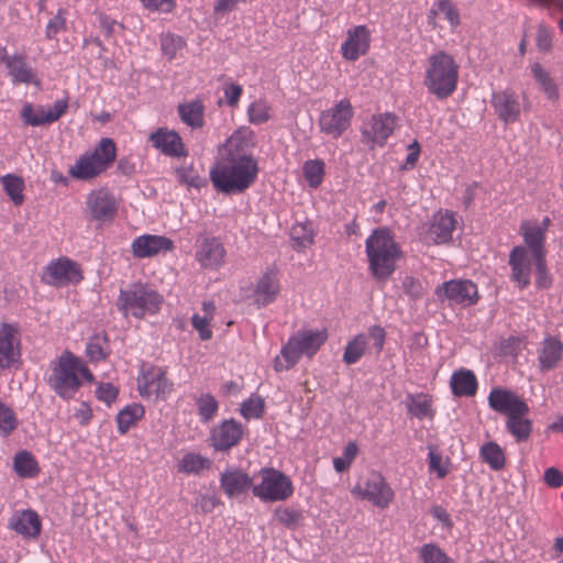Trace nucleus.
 I'll return each instance as SVG.
<instances>
[{
    "instance_id": "obj_64",
    "label": "nucleus",
    "mask_w": 563,
    "mask_h": 563,
    "mask_svg": "<svg viewBox=\"0 0 563 563\" xmlns=\"http://www.w3.org/2000/svg\"><path fill=\"white\" fill-rule=\"evenodd\" d=\"M66 19L64 16V11L58 10L57 14L49 20L46 25V35L47 37H54L58 32L65 29Z\"/></svg>"
},
{
    "instance_id": "obj_41",
    "label": "nucleus",
    "mask_w": 563,
    "mask_h": 563,
    "mask_svg": "<svg viewBox=\"0 0 563 563\" xmlns=\"http://www.w3.org/2000/svg\"><path fill=\"white\" fill-rule=\"evenodd\" d=\"M481 457L494 471H499L505 467L506 459L505 453L500 445L494 441L486 442L479 450Z\"/></svg>"
},
{
    "instance_id": "obj_30",
    "label": "nucleus",
    "mask_w": 563,
    "mask_h": 563,
    "mask_svg": "<svg viewBox=\"0 0 563 563\" xmlns=\"http://www.w3.org/2000/svg\"><path fill=\"white\" fill-rule=\"evenodd\" d=\"M150 141L165 155L179 157L186 154L181 137L174 131L158 129L150 135Z\"/></svg>"
},
{
    "instance_id": "obj_39",
    "label": "nucleus",
    "mask_w": 563,
    "mask_h": 563,
    "mask_svg": "<svg viewBox=\"0 0 563 563\" xmlns=\"http://www.w3.org/2000/svg\"><path fill=\"white\" fill-rule=\"evenodd\" d=\"M406 406L409 413L420 420L426 418L432 419L434 416L432 399L428 395H409L406 399Z\"/></svg>"
},
{
    "instance_id": "obj_52",
    "label": "nucleus",
    "mask_w": 563,
    "mask_h": 563,
    "mask_svg": "<svg viewBox=\"0 0 563 563\" xmlns=\"http://www.w3.org/2000/svg\"><path fill=\"white\" fill-rule=\"evenodd\" d=\"M290 234L299 247H308L313 242V232L309 223H296L292 225Z\"/></svg>"
},
{
    "instance_id": "obj_42",
    "label": "nucleus",
    "mask_w": 563,
    "mask_h": 563,
    "mask_svg": "<svg viewBox=\"0 0 563 563\" xmlns=\"http://www.w3.org/2000/svg\"><path fill=\"white\" fill-rule=\"evenodd\" d=\"M13 468L23 478H32L38 473L37 462L27 451H21L14 455Z\"/></svg>"
},
{
    "instance_id": "obj_37",
    "label": "nucleus",
    "mask_w": 563,
    "mask_h": 563,
    "mask_svg": "<svg viewBox=\"0 0 563 563\" xmlns=\"http://www.w3.org/2000/svg\"><path fill=\"white\" fill-rule=\"evenodd\" d=\"M178 113L181 121L192 129L203 125L205 106L199 99L179 104Z\"/></svg>"
},
{
    "instance_id": "obj_8",
    "label": "nucleus",
    "mask_w": 563,
    "mask_h": 563,
    "mask_svg": "<svg viewBox=\"0 0 563 563\" xmlns=\"http://www.w3.org/2000/svg\"><path fill=\"white\" fill-rule=\"evenodd\" d=\"M260 482L253 487V495L263 503L284 501L294 493L291 479L283 472L265 467L258 472Z\"/></svg>"
},
{
    "instance_id": "obj_19",
    "label": "nucleus",
    "mask_w": 563,
    "mask_h": 563,
    "mask_svg": "<svg viewBox=\"0 0 563 563\" xmlns=\"http://www.w3.org/2000/svg\"><path fill=\"white\" fill-rule=\"evenodd\" d=\"M280 292L278 272L275 267L267 268L256 280L253 289V300L257 308L274 302Z\"/></svg>"
},
{
    "instance_id": "obj_6",
    "label": "nucleus",
    "mask_w": 563,
    "mask_h": 563,
    "mask_svg": "<svg viewBox=\"0 0 563 563\" xmlns=\"http://www.w3.org/2000/svg\"><path fill=\"white\" fill-rule=\"evenodd\" d=\"M163 305V297L152 287L134 283L120 289L115 306L124 318L142 319L156 314Z\"/></svg>"
},
{
    "instance_id": "obj_33",
    "label": "nucleus",
    "mask_w": 563,
    "mask_h": 563,
    "mask_svg": "<svg viewBox=\"0 0 563 563\" xmlns=\"http://www.w3.org/2000/svg\"><path fill=\"white\" fill-rule=\"evenodd\" d=\"M13 84L40 85L35 70L21 55H12L5 66Z\"/></svg>"
},
{
    "instance_id": "obj_48",
    "label": "nucleus",
    "mask_w": 563,
    "mask_h": 563,
    "mask_svg": "<svg viewBox=\"0 0 563 563\" xmlns=\"http://www.w3.org/2000/svg\"><path fill=\"white\" fill-rule=\"evenodd\" d=\"M324 164L322 161H307L303 165V176L310 187L317 188L323 179Z\"/></svg>"
},
{
    "instance_id": "obj_2",
    "label": "nucleus",
    "mask_w": 563,
    "mask_h": 563,
    "mask_svg": "<svg viewBox=\"0 0 563 563\" xmlns=\"http://www.w3.org/2000/svg\"><path fill=\"white\" fill-rule=\"evenodd\" d=\"M365 253L371 274L378 280H386L396 269L401 250L387 228L372 231L365 241Z\"/></svg>"
},
{
    "instance_id": "obj_14",
    "label": "nucleus",
    "mask_w": 563,
    "mask_h": 563,
    "mask_svg": "<svg viewBox=\"0 0 563 563\" xmlns=\"http://www.w3.org/2000/svg\"><path fill=\"white\" fill-rule=\"evenodd\" d=\"M86 209L91 220L104 223L114 219L118 200L107 188L91 190L86 198Z\"/></svg>"
},
{
    "instance_id": "obj_46",
    "label": "nucleus",
    "mask_w": 563,
    "mask_h": 563,
    "mask_svg": "<svg viewBox=\"0 0 563 563\" xmlns=\"http://www.w3.org/2000/svg\"><path fill=\"white\" fill-rule=\"evenodd\" d=\"M247 118L252 124L266 123L272 118V108L266 100H255L247 108Z\"/></svg>"
},
{
    "instance_id": "obj_27",
    "label": "nucleus",
    "mask_w": 563,
    "mask_h": 563,
    "mask_svg": "<svg viewBox=\"0 0 563 563\" xmlns=\"http://www.w3.org/2000/svg\"><path fill=\"white\" fill-rule=\"evenodd\" d=\"M20 356L18 330L8 323L0 327V369L11 367Z\"/></svg>"
},
{
    "instance_id": "obj_51",
    "label": "nucleus",
    "mask_w": 563,
    "mask_h": 563,
    "mask_svg": "<svg viewBox=\"0 0 563 563\" xmlns=\"http://www.w3.org/2000/svg\"><path fill=\"white\" fill-rule=\"evenodd\" d=\"M423 563H454L438 545L433 543L423 544L419 551Z\"/></svg>"
},
{
    "instance_id": "obj_63",
    "label": "nucleus",
    "mask_w": 563,
    "mask_h": 563,
    "mask_svg": "<svg viewBox=\"0 0 563 563\" xmlns=\"http://www.w3.org/2000/svg\"><path fill=\"white\" fill-rule=\"evenodd\" d=\"M429 470L435 472L440 478L448 474V468L442 465V456L433 448H429Z\"/></svg>"
},
{
    "instance_id": "obj_1",
    "label": "nucleus",
    "mask_w": 563,
    "mask_h": 563,
    "mask_svg": "<svg viewBox=\"0 0 563 563\" xmlns=\"http://www.w3.org/2000/svg\"><path fill=\"white\" fill-rule=\"evenodd\" d=\"M257 174V161L252 155L221 156L210 170V179L220 192L241 194L255 183Z\"/></svg>"
},
{
    "instance_id": "obj_23",
    "label": "nucleus",
    "mask_w": 563,
    "mask_h": 563,
    "mask_svg": "<svg viewBox=\"0 0 563 563\" xmlns=\"http://www.w3.org/2000/svg\"><path fill=\"white\" fill-rule=\"evenodd\" d=\"M8 527L23 539L34 540L41 534L42 523L36 511L25 509L13 512Z\"/></svg>"
},
{
    "instance_id": "obj_54",
    "label": "nucleus",
    "mask_w": 563,
    "mask_h": 563,
    "mask_svg": "<svg viewBox=\"0 0 563 563\" xmlns=\"http://www.w3.org/2000/svg\"><path fill=\"white\" fill-rule=\"evenodd\" d=\"M433 13L445 19L452 27H456L460 23V14L455 5L449 0H440Z\"/></svg>"
},
{
    "instance_id": "obj_59",
    "label": "nucleus",
    "mask_w": 563,
    "mask_h": 563,
    "mask_svg": "<svg viewBox=\"0 0 563 563\" xmlns=\"http://www.w3.org/2000/svg\"><path fill=\"white\" fill-rule=\"evenodd\" d=\"M367 340H372L373 347L375 349L376 353L379 354L385 345L386 341V331L380 325H371L367 330Z\"/></svg>"
},
{
    "instance_id": "obj_16",
    "label": "nucleus",
    "mask_w": 563,
    "mask_h": 563,
    "mask_svg": "<svg viewBox=\"0 0 563 563\" xmlns=\"http://www.w3.org/2000/svg\"><path fill=\"white\" fill-rule=\"evenodd\" d=\"M396 122L397 118L391 113L372 115L362 128L363 142L371 146H383L394 132Z\"/></svg>"
},
{
    "instance_id": "obj_22",
    "label": "nucleus",
    "mask_w": 563,
    "mask_h": 563,
    "mask_svg": "<svg viewBox=\"0 0 563 563\" xmlns=\"http://www.w3.org/2000/svg\"><path fill=\"white\" fill-rule=\"evenodd\" d=\"M371 34L365 25H357L347 31L345 41L341 45L344 59L354 62L365 55L369 48Z\"/></svg>"
},
{
    "instance_id": "obj_44",
    "label": "nucleus",
    "mask_w": 563,
    "mask_h": 563,
    "mask_svg": "<svg viewBox=\"0 0 563 563\" xmlns=\"http://www.w3.org/2000/svg\"><path fill=\"white\" fill-rule=\"evenodd\" d=\"M0 183L3 186L5 194L10 197L15 206L22 205L24 201L23 189L24 181L21 177L7 174L0 178Z\"/></svg>"
},
{
    "instance_id": "obj_15",
    "label": "nucleus",
    "mask_w": 563,
    "mask_h": 563,
    "mask_svg": "<svg viewBox=\"0 0 563 563\" xmlns=\"http://www.w3.org/2000/svg\"><path fill=\"white\" fill-rule=\"evenodd\" d=\"M68 109L67 99H58L51 108L34 106L31 102L23 103L20 118L25 125L40 126L56 122Z\"/></svg>"
},
{
    "instance_id": "obj_3",
    "label": "nucleus",
    "mask_w": 563,
    "mask_h": 563,
    "mask_svg": "<svg viewBox=\"0 0 563 563\" xmlns=\"http://www.w3.org/2000/svg\"><path fill=\"white\" fill-rule=\"evenodd\" d=\"M459 64L445 51H437L428 56L424 66L423 85L437 99L449 98L457 88Z\"/></svg>"
},
{
    "instance_id": "obj_12",
    "label": "nucleus",
    "mask_w": 563,
    "mask_h": 563,
    "mask_svg": "<svg viewBox=\"0 0 563 563\" xmlns=\"http://www.w3.org/2000/svg\"><path fill=\"white\" fill-rule=\"evenodd\" d=\"M225 249L216 236L200 235L195 243V260L201 268L217 271L224 264Z\"/></svg>"
},
{
    "instance_id": "obj_32",
    "label": "nucleus",
    "mask_w": 563,
    "mask_h": 563,
    "mask_svg": "<svg viewBox=\"0 0 563 563\" xmlns=\"http://www.w3.org/2000/svg\"><path fill=\"white\" fill-rule=\"evenodd\" d=\"M563 353V343L555 336H547L538 349L539 366L542 371L555 368Z\"/></svg>"
},
{
    "instance_id": "obj_4",
    "label": "nucleus",
    "mask_w": 563,
    "mask_h": 563,
    "mask_svg": "<svg viewBox=\"0 0 563 563\" xmlns=\"http://www.w3.org/2000/svg\"><path fill=\"white\" fill-rule=\"evenodd\" d=\"M80 376L88 383L93 380V375L86 363L65 351L52 366L47 383L60 398L71 399L81 386Z\"/></svg>"
},
{
    "instance_id": "obj_18",
    "label": "nucleus",
    "mask_w": 563,
    "mask_h": 563,
    "mask_svg": "<svg viewBox=\"0 0 563 563\" xmlns=\"http://www.w3.org/2000/svg\"><path fill=\"white\" fill-rule=\"evenodd\" d=\"M487 401L492 410L506 416V418L512 413H529L528 404L515 391L507 388L494 387L487 397Z\"/></svg>"
},
{
    "instance_id": "obj_61",
    "label": "nucleus",
    "mask_w": 563,
    "mask_h": 563,
    "mask_svg": "<svg viewBox=\"0 0 563 563\" xmlns=\"http://www.w3.org/2000/svg\"><path fill=\"white\" fill-rule=\"evenodd\" d=\"M246 2L247 0H216L213 3V14L217 18H223L232 12L238 4Z\"/></svg>"
},
{
    "instance_id": "obj_57",
    "label": "nucleus",
    "mask_w": 563,
    "mask_h": 563,
    "mask_svg": "<svg viewBox=\"0 0 563 563\" xmlns=\"http://www.w3.org/2000/svg\"><path fill=\"white\" fill-rule=\"evenodd\" d=\"M300 514L287 507H279L274 511V518L282 525L286 527H294L298 523L300 519Z\"/></svg>"
},
{
    "instance_id": "obj_43",
    "label": "nucleus",
    "mask_w": 563,
    "mask_h": 563,
    "mask_svg": "<svg viewBox=\"0 0 563 563\" xmlns=\"http://www.w3.org/2000/svg\"><path fill=\"white\" fill-rule=\"evenodd\" d=\"M367 349V336L365 333L356 334L351 341L347 342L344 353L343 361L347 365L357 363L365 354Z\"/></svg>"
},
{
    "instance_id": "obj_10",
    "label": "nucleus",
    "mask_w": 563,
    "mask_h": 563,
    "mask_svg": "<svg viewBox=\"0 0 563 563\" xmlns=\"http://www.w3.org/2000/svg\"><path fill=\"white\" fill-rule=\"evenodd\" d=\"M352 118L353 108L350 100L341 99L333 107L321 112L319 118L320 131L338 139L350 128Z\"/></svg>"
},
{
    "instance_id": "obj_45",
    "label": "nucleus",
    "mask_w": 563,
    "mask_h": 563,
    "mask_svg": "<svg viewBox=\"0 0 563 563\" xmlns=\"http://www.w3.org/2000/svg\"><path fill=\"white\" fill-rule=\"evenodd\" d=\"M19 419L15 411L0 400V438H8L18 428Z\"/></svg>"
},
{
    "instance_id": "obj_55",
    "label": "nucleus",
    "mask_w": 563,
    "mask_h": 563,
    "mask_svg": "<svg viewBox=\"0 0 563 563\" xmlns=\"http://www.w3.org/2000/svg\"><path fill=\"white\" fill-rule=\"evenodd\" d=\"M554 30L544 23H540L536 33V45L539 51L548 53L553 46Z\"/></svg>"
},
{
    "instance_id": "obj_34",
    "label": "nucleus",
    "mask_w": 563,
    "mask_h": 563,
    "mask_svg": "<svg viewBox=\"0 0 563 563\" xmlns=\"http://www.w3.org/2000/svg\"><path fill=\"white\" fill-rule=\"evenodd\" d=\"M253 145V133L249 129L236 130L220 147L222 156L247 155Z\"/></svg>"
},
{
    "instance_id": "obj_11",
    "label": "nucleus",
    "mask_w": 563,
    "mask_h": 563,
    "mask_svg": "<svg viewBox=\"0 0 563 563\" xmlns=\"http://www.w3.org/2000/svg\"><path fill=\"white\" fill-rule=\"evenodd\" d=\"M352 494L379 508H387L394 499V490L378 473H372L352 489Z\"/></svg>"
},
{
    "instance_id": "obj_62",
    "label": "nucleus",
    "mask_w": 563,
    "mask_h": 563,
    "mask_svg": "<svg viewBox=\"0 0 563 563\" xmlns=\"http://www.w3.org/2000/svg\"><path fill=\"white\" fill-rule=\"evenodd\" d=\"M86 353L91 362H98L106 358V353L100 342V338L96 336L87 343Z\"/></svg>"
},
{
    "instance_id": "obj_5",
    "label": "nucleus",
    "mask_w": 563,
    "mask_h": 563,
    "mask_svg": "<svg viewBox=\"0 0 563 563\" xmlns=\"http://www.w3.org/2000/svg\"><path fill=\"white\" fill-rule=\"evenodd\" d=\"M325 329H302L291 335L282 347L280 354L274 360L276 372L288 371L294 367L302 356L312 357L327 341Z\"/></svg>"
},
{
    "instance_id": "obj_35",
    "label": "nucleus",
    "mask_w": 563,
    "mask_h": 563,
    "mask_svg": "<svg viewBox=\"0 0 563 563\" xmlns=\"http://www.w3.org/2000/svg\"><path fill=\"white\" fill-rule=\"evenodd\" d=\"M452 394L456 397H471L477 391V379L470 369L455 371L450 379Z\"/></svg>"
},
{
    "instance_id": "obj_25",
    "label": "nucleus",
    "mask_w": 563,
    "mask_h": 563,
    "mask_svg": "<svg viewBox=\"0 0 563 563\" xmlns=\"http://www.w3.org/2000/svg\"><path fill=\"white\" fill-rule=\"evenodd\" d=\"M490 102L497 117L505 124L512 123L518 120L521 107L515 91L506 89L493 92Z\"/></svg>"
},
{
    "instance_id": "obj_13",
    "label": "nucleus",
    "mask_w": 563,
    "mask_h": 563,
    "mask_svg": "<svg viewBox=\"0 0 563 563\" xmlns=\"http://www.w3.org/2000/svg\"><path fill=\"white\" fill-rule=\"evenodd\" d=\"M435 295L442 301L464 307L475 305L478 300L477 286L468 279L444 282L435 289Z\"/></svg>"
},
{
    "instance_id": "obj_21",
    "label": "nucleus",
    "mask_w": 563,
    "mask_h": 563,
    "mask_svg": "<svg viewBox=\"0 0 563 563\" xmlns=\"http://www.w3.org/2000/svg\"><path fill=\"white\" fill-rule=\"evenodd\" d=\"M173 387L174 384L159 367L151 368L139 378V390L142 396L166 398L173 391Z\"/></svg>"
},
{
    "instance_id": "obj_9",
    "label": "nucleus",
    "mask_w": 563,
    "mask_h": 563,
    "mask_svg": "<svg viewBox=\"0 0 563 563\" xmlns=\"http://www.w3.org/2000/svg\"><path fill=\"white\" fill-rule=\"evenodd\" d=\"M82 278L80 265L65 256L51 261L43 268L41 276L44 284L56 288L76 285Z\"/></svg>"
},
{
    "instance_id": "obj_17",
    "label": "nucleus",
    "mask_w": 563,
    "mask_h": 563,
    "mask_svg": "<svg viewBox=\"0 0 563 563\" xmlns=\"http://www.w3.org/2000/svg\"><path fill=\"white\" fill-rule=\"evenodd\" d=\"M550 222L549 218H544L541 222L525 220L519 227V233L523 239L527 251L529 250L533 260H538L540 263L542 257H545L544 241Z\"/></svg>"
},
{
    "instance_id": "obj_47",
    "label": "nucleus",
    "mask_w": 563,
    "mask_h": 563,
    "mask_svg": "<svg viewBox=\"0 0 563 563\" xmlns=\"http://www.w3.org/2000/svg\"><path fill=\"white\" fill-rule=\"evenodd\" d=\"M184 47L185 41L178 35L168 33L161 37V49L168 60L176 59Z\"/></svg>"
},
{
    "instance_id": "obj_26",
    "label": "nucleus",
    "mask_w": 563,
    "mask_h": 563,
    "mask_svg": "<svg viewBox=\"0 0 563 563\" xmlns=\"http://www.w3.org/2000/svg\"><path fill=\"white\" fill-rule=\"evenodd\" d=\"M243 434V428L234 419L224 420L211 431V445L217 451H227L236 445Z\"/></svg>"
},
{
    "instance_id": "obj_53",
    "label": "nucleus",
    "mask_w": 563,
    "mask_h": 563,
    "mask_svg": "<svg viewBox=\"0 0 563 563\" xmlns=\"http://www.w3.org/2000/svg\"><path fill=\"white\" fill-rule=\"evenodd\" d=\"M241 415L250 419H258L264 413V400L260 396H253L246 399L241 405Z\"/></svg>"
},
{
    "instance_id": "obj_49",
    "label": "nucleus",
    "mask_w": 563,
    "mask_h": 563,
    "mask_svg": "<svg viewBox=\"0 0 563 563\" xmlns=\"http://www.w3.org/2000/svg\"><path fill=\"white\" fill-rule=\"evenodd\" d=\"M197 407L201 421L208 422L218 412L219 405L212 395L202 394L197 398Z\"/></svg>"
},
{
    "instance_id": "obj_58",
    "label": "nucleus",
    "mask_w": 563,
    "mask_h": 563,
    "mask_svg": "<svg viewBox=\"0 0 563 563\" xmlns=\"http://www.w3.org/2000/svg\"><path fill=\"white\" fill-rule=\"evenodd\" d=\"M212 319L195 313L191 317V324L198 332L199 338L207 341L212 338V330L210 329V322Z\"/></svg>"
},
{
    "instance_id": "obj_50",
    "label": "nucleus",
    "mask_w": 563,
    "mask_h": 563,
    "mask_svg": "<svg viewBox=\"0 0 563 563\" xmlns=\"http://www.w3.org/2000/svg\"><path fill=\"white\" fill-rule=\"evenodd\" d=\"M176 178L180 184H184L188 187H194L199 189L205 186L206 179L202 178L197 170H195L191 166H181L175 170Z\"/></svg>"
},
{
    "instance_id": "obj_40",
    "label": "nucleus",
    "mask_w": 563,
    "mask_h": 563,
    "mask_svg": "<svg viewBox=\"0 0 563 563\" xmlns=\"http://www.w3.org/2000/svg\"><path fill=\"white\" fill-rule=\"evenodd\" d=\"M211 464L208 457L199 453L188 452L178 461L177 468L180 473L198 475L202 471L209 470Z\"/></svg>"
},
{
    "instance_id": "obj_36",
    "label": "nucleus",
    "mask_w": 563,
    "mask_h": 563,
    "mask_svg": "<svg viewBox=\"0 0 563 563\" xmlns=\"http://www.w3.org/2000/svg\"><path fill=\"white\" fill-rule=\"evenodd\" d=\"M527 415L528 413H512L506 418V430L517 442L527 441L532 432V420H530Z\"/></svg>"
},
{
    "instance_id": "obj_20",
    "label": "nucleus",
    "mask_w": 563,
    "mask_h": 563,
    "mask_svg": "<svg viewBox=\"0 0 563 563\" xmlns=\"http://www.w3.org/2000/svg\"><path fill=\"white\" fill-rule=\"evenodd\" d=\"M253 478L244 471L231 467L221 473L220 486L229 498H241L253 493Z\"/></svg>"
},
{
    "instance_id": "obj_60",
    "label": "nucleus",
    "mask_w": 563,
    "mask_h": 563,
    "mask_svg": "<svg viewBox=\"0 0 563 563\" xmlns=\"http://www.w3.org/2000/svg\"><path fill=\"white\" fill-rule=\"evenodd\" d=\"M118 393V388L111 383H100L96 389V397L100 401L111 405L117 399Z\"/></svg>"
},
{
    "instance_id": "obj_31",
    "label": "nucleus",
    "mask_w": 563,
    "mask_h": 563,
    "mask_svg": "<svg viewBox=\"0 0 563 563\" xmlns=\"http://www.w3.org/2000/svg\"><path fill=\"white\" fill-rule=\"evenodd\" d=\"M530 74L537 84L539 90L551 102H558L560 99V87L555 78L539 62L530 65Z\"/></svg>"
},
{
    "instance_id": "obj_56",
    "label": "nucleus",
    "mask_w": 563,
    "mask_h": 563,
    "mask_svg": "<svg viewBox=\"0 0 563 563\" xmlns=\"http://www.w3.org/2000/svg\"><path fill=\"white\" fill-rule=\"evenodd\" d=\"M357 454V445L353 442H350L343 451L342 456H338L333 459V467L338 473H342L346 471L352 464L353 460Z\"/></svg>"
},
{
    "instance_id": "obj_24",
    "label": "nucleus",
    "mask_w": 563,
    "mask_h": 563,
    "mask_svg": "<svg viewBox=\"0 0 563 563\" xmlns=\"http://www.w3.org/2000/svg\"><path fill=\"white\" fill-rule=\"evenodd\" d=\"M174 247L173 241L164 235L143 234L135 238L131 250L136 258H147L170 251Z\"/></svg>"
},
{
    "instance_id": "obj_28",
    "label": "nucleus",
    "mask_w": 563,
    "mask_h": 563,
    "mask_svg": "<svg viewBox=\"0 0 563 563\" xmlns=\"http://www.w3.org/2000/svg\"><path fill=\"white\" fill-rule=\"evenodd\" d=\"M511 279L523 289L530 284L531 258L525 246H515L509 254Z\"/></svg>"
},
{
    "instance_id": "obj_7",
    "label": "nucleus",
    "mask_w": 563,
    "mask_h": 563,
    "mask_svg": "<svg viewBox=\"0 0 563 563\" xmlns=\"http://www.w3.org/2000/svg\"><path fill=\"white\" fill-rule=\"evenodd\" d=\"M117 156V147L112 139L103 137L93 150L81 154L68 169V174L77 180H90L104 173Z\"/></svg>"
},
{
    "instance_id": "obj_38",
    "label": "nucleus",
    "mask_w": 563,
    "mask_h": 563,
    "mask_svg": "<svg viewBox=\"0 0 563 563\" xmlns=\"http://www.w3.org/2000/svg\"><path fill=\"white\" fill-rule=\"evenodd\" d=\"M144 407L140 404H131L121 409L117 415L118 432L125 434L144 416Z\"/></svg>"
},
{
    "instance_id": "obj_29",
    "label": "nucleus",
    "mask_w": 563,
    "mask_h": 563,
    "mask_svg": "<svg viewBox=\"0 0 563 563\" xmlns=\"http://www.w3.org/2000/svg\"><path fill=\"white\" fill-rule=\"evenodd\" d=\"M456 220L454 213L439 211L433 216L428 231V238L434 244L446 243L452 239V232L455 229Z\"/></svg>"
}]
</instances>
